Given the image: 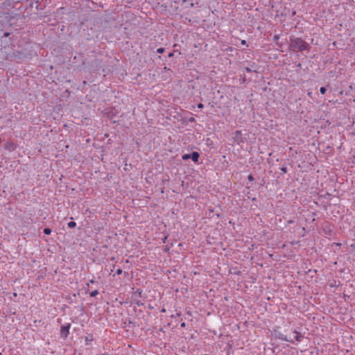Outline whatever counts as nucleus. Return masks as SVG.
<instances>
[{
  "label": "nucleus",
  "instance_id": "nucleus-5",
  "mask_svg": "<svg viewBox=\"0 0 355 355\" xmlns=\"http://www.w3.org/2000/svg\"><path fill=\"white\" fill-rule=\"evenodd\" d=\"M191 159L196 163L198 162L200 155L198 152L193 151L190 154Z\"/></svg>",
  "mask_w": 355,
  "mask_h": 355
},
{
  "label": "nucleus",
  "instance_id": "nucleus-7",
  "mask_svg": "<svg viewBox=\"0 0 355 355\" xmlns=\"http://www.w3.org/2000/svg\"><path fill=\"white\" fill-rule=\"evenodd\" d=\"M69 228H73L76 226V223L74 221H70L67 224Z\"/></svg>",
  "mask_w": 355,
  "mask_h": 355
},
{
  "label": "nucleus",
  "instance_id": "nucleus-15",
  "mask_svg": "<svg viewBox=\"0 0 355 355\" xmlns=\"http://www.w3.org/2000/svg\"><path fill=\"white\" fill-rule=\"evenodd\" d=\"M198 107L200 108V109H202L204 107V105L202 103H199L198 105Z\"/></svg>",
  "mask_w": 355,
  "mask_h": 355
},
{
  "label": "nucleus",
  "instance_id": "nucleus-4",
  "mask_svg": "<svg viewBox=\"0 0 355 355\" xmlns=\"http://www.w3.org/2000/svg\"><path fill=\"white\" fill-rule=\"evenodd\" d=\"M293 334H295L294 339L297 342H301L304 338V336H302L300 332L297 331H293Z\"/></svg>",
  "mask_w": 355,
  "mask_h": 355
},
{
  "label": "nucleus",
  "instance_id": "nucleus-26",
  "mask_svg": "<svg viewBox=\"0 0 355 355\" xmlns=\"http://www.w3.org/2000/svg\"><path fill=\"white\" fill-rule=\"evenodd\" d=\"M0 355H2L1 352H0Z\"/></svg>",
  "mask_w": 355,
  "mask_h": 355
},
{
  "label": "nucleus",
  "instance_id": "nucleus-2",
  "mask_svg": "<svg viewBox=\"0 0 355 355\" xmlns=\"http://www.w3.org/2000/svg\"><path fill=\"white\" fill-rule=\"evenodd\" d=\"M71 328V324L67 323L66 324L61 327L60 336L62 338H67L69 334V329Z\"/></svg>",
  "mask_w": 355,
  "mask_h": 355
},
{
  "label": "nucleus",
  "instance_id": "nucleus-12",
  "mask_svg": "<svg viewBox=\"0 0 355 355\" xmlns=\"http://www.w3.org/2000/svg\"><path fill=\"white\" fill-rule=\"evenodd\" d=\"M164 51V48H159V49H157V52L158 53H162Z\"/></svg>",
  "mask_w": 355,
  "mask_h": 355
},
{
  "label": "nucleus",
  "instance_id": "nucleus-19",
  "mask_svg": "<svg viewBox=\"0 0 355 355\" xmlns=\"http://www.w3.org/2000/svg\"><path fill=\"white\" fill-rule=\"evenodd\" d=\"M180 326H181L182 327H184L186 326L185 322H182V323H181V324H180Z\"/></svg>",
  "mask_w": 355,
  "mask_h": 355
},
{
  "label": "nucleus",
  "instance_id": "nucleus-16",
  "mask_svg": "<svg viewBox=\"0 0 355 355\" xmlns=\"http://www.w3.org/2000/svg\"><path fill=\"white\" fill-rule=\"evenodd\" d=\"M241 44H242V45H246V44H247L246 41H245V40H243L241 41Z\"/></svg>",
  "mask_w": 355,
  "mask_h": 355
},
{
  "label": "nucleus",
  "instance_id": "nucleus-13",
  "mask_svg": "<svg viewBox=\"0 0 355 355\" xmlns=\"http://www.w3.org/2000/svg\"><path fill=\"white\" fill-rule=\"evenodd\" d=\"M123 272V270L121 268H118L116 271L117 275H121Z\"/></svg>",
  "mask_w": 355,
  "mask_h": 355
},
{
  "label": "nucleus",
  "instance_id": "nucleus-1",
  "mask_svg": "<svg viewBox=\"0 0 355 355\" xmlns=\"http://www.w3.org/2000/svg\"><path fill=\"white\" fill-rule=\"evenodd\" d=\"M289 47L291 50L295 52L309 50L310 49L309 44L306 41L300 37H295L294 36L290 37Z\"/></svg>",
  "mask_w": 355,
  "mask_h": 355
},
{
  "label": "nucleus",
  "instance_id": "nucleus-10",
  "mask_svg": "<svg viewBox=\"0 0 355 355\" xmlns=\"http://www.w3.org/2000/svg\"><path fill=\"white\" fill-rule=\"evenodd\" d=\"M44 233L45 234L49 235V234H50L51 233V230L50 228H49V227H46V228H44Z\"/></svg>",
  "mask_w": 355,
  "mask_h": 355
},
{
  "label": "nucleus",
  "instance_id": "nucleus-9",
  "mask_svg": "<svg viewBox=\"0 0 355 355\" xmlns=\"http://www.w3.org/2000/svg\"><path fill=\"white\" fill-rule=\"evenodd\" d=\"M182 159L183 160H187V159H191V157H190V154H184V155H183L182 156Z\"/></svg>",
  "mask_w": 355,
  "mask_h": 355
},
{
  "label": "nucleus",
  "instance_id": "nucleus-23",
  "mask_svg": "<svg viewBox=\"0 0 355 355\" xmlns=\"http://www.w3.org/2000/svg\"><path fill=\"white\" fill-rule=\"evenodd\" d=\"M4 35H5L6 37H8V36L9 35V33H5V34H4Z\"/></svg>",
  "mask_w": 355,
  "mask_h": 355
},
{
  "label": "nucleus",
  "instance_id": "nucleus-6",
  "mask_svg": "<svg viewBox=\"0 0 355 355\" xmlns=\"http://www.w3.org/2000/svg\"><path fill=\"white\" fill-rule=\"evenodd\" d=\"M93 340V336L89 335L88 336L85 337V345H89L91 344V342Z\"/></svg>",
  "mask_w": 355,
  "mask_h": 355
},
{
  "label": "nucleus",
  "instance_id": "nucleus-22",
  "mask_svg": "<svg viewBox=\"0 0 355 355\" xmlns=\"http://www.w3.org/2000/svg\"><path fill=\"white\" fill-rule=\"evenodd\" d=\"M246 71H248V72L251 71V70L249 68H246Z\"/></svg>",
  "mask_w": 355,
  "mask_h": 355
},
{
  "label": "nucleus",
  "instance_id": "nucleus-18",
  "mask_svg": "<svg viewBox=\"0 0 355 355\" xmlns=\"http://www.w3.org/2000/svg\"><path fill=\"white\" fill-rule=\"evenodd\" d=\"M168 58H171L173 56V53H170L168 55Z\"/></svg>",
  "mask_w": 355,
  "mask_h": 355
},
{
  "label": "nucleus",
  "instance_id": "nucleus-17",
  "mask_svg": "<svg viewBox=\"0 0 355 355\" xmlns=\"http://www.w3.org/2000/svg\"><path fill=\"white\" fill-rule=\"evenodd\" d=\"M307 94H308V96H309L310 98H312V92H309L307 93Z\"/></svg>",
  "mask_w": 355,
  "mask_h": 355
},
{
  "label": "nucleus",
  "instance_id": "nucleus-24",
  "mask_svg": "<svg viewBox=\"0 0 355 355\" xmlns=\"http://www.w3.org/2000/svg\"><path fill=\"white\" fill-rule=\"evenodd\" d=\"M249 180H252V175H250V176H249Z\"/></svg>",
  "mask_w": 355,
  "mask_h": 355
},
{
  "label": "nucleus",
  "instance_id": "nucleus-14",
  "mask_svg": "<svg viewBox=\"0 0 355 355\" xmlns=\"http://www.w3.org/2000/svg\"><path fill=\"white\" fill-rule=\"evenodd\" d=\"M281 171L285 173L287 172V168L286 167H282Z\"/></svg>",
  "mask_w": 355,
  "mask_h": 355
},
{
  "label": "nucleus",
  "instance_id": "nucleus-8",
  "mask_svg": "<svg viewBox=\"0 0 355 355\" xmlns=\"http://www.w3.org/2000/svg\"><path fill=\"white\" fill-rule=\"evenodd\" d=\"M98 294V290H94L90 293V296L94 297H96Z\"/></svg>",
  "mask_w": 355,
  "mask_h": 355
},
{
  "label": "nucleus",
  "instance_id": "nucleus-11",
  "mask_svg": "<svg viewBox=\"0 0 355 355\" xmlns=\"http://www.w3.org/2000/svg\"><path fill=\"white\" fill-rule=\"evenodd\" d=\"M326 91H327V89L324 87H322L320 88V92L322 94H325Z\"/></svg>",
  "mask_w": 355,
  "mask_h": 355
},
{
  "label": "nucleus",
  "instance_id": "nucleus-25",
  "mask_svg": "<svg viewBox=\"0 0 355 355\" xmlns=\"http://www.w3.org/2000/svg\"><path fill=\"white\" fill-rule=\"evenodd\" d=\"M166 239V237H165L164 239H163L164 243L165 242Z\"/></svg>",
  "mask_w": 355,
  "mask_h": 355
},
{
  "label": "nucleus",
  "instance_id": "nucleus-3",
  "mask_svg": "<svg viewBox=\"0 0 355 355\" xmlns=\"http://www.w3.org/2000/svg\"><path fill=\"white\" fill-rule=\"evenodd\" d=\"M276 336L279 340H284V341H286V342H289V343H294V341L292 339H289L286 336H285V335H284V334H282L281 333L277 334Z\"/></svg>",
  "mask_w": 355,
  "mask_h": 355
},
{
  "label": "nucleus",
  "instance_id": "nucleus-20",
  "mask_svg": "<svg viewBox=\"0 0 355 355\" xmlns=\"http://www.w3.org/2000/svg\"><path fill=\"white\" fill-rule=\"evenodd\" d=\"M195 121L194 118H191V119H189V121H190V122H192V121Z\"/></svg>",
  "mask_w": 355,
  "mask_h": 355
},
{
  "label": "nucleus",
  "instance_id": "nucleus-21",
  "mask_svg": "<svg viewBox=\"0 0 355 355\" xmlns=\"http://www.w3.org/2000/svg\"><path fill=\"white\" fill-rule=\"evenodd\" d=\"M89 283H91V284H94V281L93 279H92V280H90V281H89Z\"/></svg>",
  "mask_w": 355,
  "mask_h": 355
}]
</instances>
